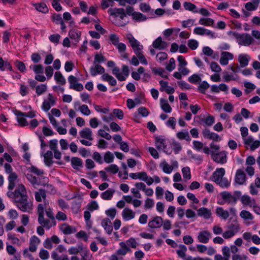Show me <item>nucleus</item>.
<instances>
[{
	"label": "nucleus",
	"instance_id": "41",
	"mask_svg": "<svg viewBox=\"0 0 260 260\" xmlns=\"http://www.w3.org/2000/svg\"><path fill=\"white\" fill-rule=\"evenodd\" d=\"M46 192L44 190L42 189H39L35 193V199L38 202H40L43 200L45 201L46 199Z\"/></svg>",
	"mask_w": 260,
	"mask_h": 260
},
{
	"label": "nucleus",
	"instance_id": "6",
	"mask_svg": "<svg viewBox=\"0 0 260 260\" xmlns=\"http://www.w3.org/2000/svg\"><path fill=\"white\" fill-rule=\"evenodd\" d=\"M235 38L239 45L244 46H249L253 43L254 40L250 34L247 33L237 34Z\"/></svg>",
	"mask_w": 260,
	"mask_h": 260
},
{
	"label": "nucleus",
	"instance_id": "40",
	"mask_svg": "<svg viewBox=\"0 0 260 260\" xmlns=\"http://www.w3.org/2000/svg\"><path fill=\"white\" fill-rule=\"evenodd\" d=\"M69 35L72 39L74 40L77 42H78L81 37V32L77 29H73L69 31Z\"/></svg>",
	"mask_w": 260,
	"mask_h": 260
},
{
	"label": "nucleus",
	"instance_id": "2",
	"mask_svg": "<svg viewBox=\"0 0 260 260\" xmlns=\"http://www.w3.org/2000/svg\"><path fill=\"white\" fill-rule=\"evenodd\" d=\"M108 13L112 17L111 20L113 23L120 26L125 25L126 23L123 21V20L126 16V15L123 8H110L108 10Z\"/></svg>",
	"mask_w": 260,
	"mask_h": 260
},
{
	"label": "nucleus",
	"instance_id": "64",
	"mask_svg": "<svg viewBox=\"0 0 260 260\" xmlns=\"http://www.w3.org/2000/svg\"><path fill=\"white\" fill-rule=\"evenodd\" d=\"M78 110L83 115L85 116H89L91 114L90 110L86 105H81L78 108Z\"/></svg>",
	"mask_w": 260,
	"mask_h": 260
},
{
	"label": "nucleus",
	"instance_id": "22",
	"mask_svg": "<svg viewBox=\"0 0 260 260\" xmlns=\"http://www.w3.org/2000/svg\"><path fill=\"white\" fill-rule=\"evenodd\" d=\"M105 69L101 65L96 64L91 67L90 69V73L92 76H96L98 74L103 75L105 73Z\"/></svg>",
	"mask_w": 260,
	"mask_h": 260
},
{
	"label": "nucleus",
	"instance_id": "12",
	"mask_svg": "<svg viewBox=\"0 0 260 260\" xmlns=\"http://www.w3.org/2000/svg\"><path fill=\"white\" fill-rule=\"evenodd\" d=\"M212 157L214 161L218 164H223L227 161L226 153L225 151H221L218 153L212 152Z\"/></svg>",
	"mask_w": 260,
	"mask_h": 260
},
{
	"label": "nucleus",
	"instance_id": "48",
	"mask_svg": "<svg viewBox=\"0 0 260 260\" xmlns=\"http://www.w3.org/2000/svg\"><path fill=\"white\" fill-rule=\"evenodd\" d=\"M114 159V154L110 151H107L104 155V162L107 164H111L113 162Z\"/></svg>",
	"mask_w": 260,
	"mask_h": 260
},
{
	"label": "nucleus",
	"instance_id": "32",
	"mask_svg": "<svg viewBox=\"0 0 260 260\" xmlns=\"http://www.w3.org/2000/svg\"><path fill=\"white\" fill-rule=\"evenodd\" d=\"M217 215L224 220H226L229 217L230 214L228 210H224L222 207H218L216 209Z\"/></svg>",
	"mask_w": 260,
	"mask_h": 260
},
{
	"label": "nucleus",
	"instance_id": "18",
	"mask_svg": "<svg viewBox=\"0 0 260 260\" xmlns=\"http://www.w3.org/2000/svg\"><path fill=\"white\" fill-rule=\"evenodd\" d=\"M225 173V170L223 168L216 169L211 177L212 181L215 183L218 182L220 179L224 177Z\"/></svg>",
	"mask_w": 260,
	"mask_h": 260
},
{
	"label": "nucleus",
	"instance_id": "24",
	"mask_svg": "<svg viewBox=\"0 0 260 260\" xmlns=\"http://www.w3.org/2000/svg\"><path fill=\"white\" fill-rule=\"evenodd\" d=\"M197 213L199 216L202 217L206 219L210 218L212 215L211 210L205 207H202L198 209Z\"/></svg>",
	"mask_w": 260,
	"mask_h": 260
},
{
	"label": "nucleus",
	"instance_id": "62",
	"mask_svg": "<svg viewBox=\"0 0 260 260\" xmlns=\"http://www.w3.org/2000/svg\"><path fill=\"white\" fill-rule=\"evenodd\" d=\"M117 210L114 208H111L105 211V214L109 217L110 219H113L116 215Z\"/></svg>",
	"mask_w": 260,
	"mask_h": 260
},
{
	"label": "nucleus",
	"instance_id": "23",
	"mask_svg": "<svg viewBox=\"0 0 260 260\" xmlns=\"http://www.w3.org/2000/svg\"><path fill=\"white\" fill-rule=\"evenodd\" d=\"M79 135L83 139H86L89 141L93 140L92 130L88 127L84 128L80 131L79 132Z\"/></svg>",
	"mask_w": 260,
	"mask_h": 260
},
{
	"label": "nucleus",
	"instance_id": "33",
	"mask_svg": "<svg viewBox=\"0 0 260 260\" xmlns=\"http://www.w3.org/2000/svg\"><path fill=\"white\" fill-rule=\"evenodd\" d=\"M66 251V248L62 245H59L57 248L51 253V258L53 260H57V258L60 257L58 253H62Z\"/></svg>",
	"mask_w": 260,
	"mask_h": 260
},
{
	"label": "nucleus",
	"instance_id": "29",
	"mask_svg": "<svg viewBox=\"0 0 260 260\" xmlns=\"http://www.w3.org/2000/svg\"><path fill=\"white\" fill-rule=\"evenodd\" d=\"M159 167L164 173L167 174H170L173 171V166L170 165L165 160L160 162Z\"/></svg>",
	"mask_w": 260,
	"mask_h": 260
},
{
	"label": "nucleus",
	"instance_id": "53",
	"mask_svg": "<svg viewBox=\"0 0 260 260\" xmlns=\"http://www.w3.org/2000/svg\"><path fill=\"white\" fill-rule=\"evenodd\" d=\"M38 222L41 226L46 228L48 229H49L51 226L50 220L45 219L44 216H42H42L38 217Z\"/></svg>",
	"mask_w": 260,
	"mask_h": 260
},
{
	"label": "nucleus",
	"instance_id": "26",
	"mask_svg": "<svg viewBox=\"0 0 260 260\" xmlns=\"http://www.w3.org/2000/svg\"><path fill=\"white\" fill-rule=\"evenodd\" d=\"M102 226L109 235L112 233L113 226L110 219L108 218L103 219L101 222Z\"/></svg>",
	"mask_w": 260,
	"mask_h": 260
},
{
	"label": "nucleus",
	"instance_id": "49",
	"mask_svg": "<svg viewBox=\"0 0 260 260\" xmlns=\"http://www.w3.org/2000/svg\"><path fill=\"white\" fill-rule=\"evenodd\" d=\"M213 19L208 17L201 18L199 21V24L205 26H211L213 24Z\"/></svg>",
	"mask_w": 260,
	"mask_h": 260
},
{
	"label": "nucleus",
	"instance_id": "47",
	"mask_svg": "<svg viewBox=\"0 0 260 260\" xmlns=\"http://www.w3.org/2000/svg\"><path fill=\"white\" fill-rule=\"evenodd\" d=\"M209 87L210 84L206 81H203L199 84L197 89L200 93L205 94Z\"/></svg>",
	"mask_w": 260,
	"mask_h": 260
},
{
	"label": "nucleus",
	"instance_id": "50",
	"mask_svg": "<svg viewBox=\"0 0 260 260\" xmlns=\"http://www.w3.org/2000/svg\"><path fill=\"white\" fill-rule=\"evenodd\" d=\"M6 70L12 71V68L9 62L5 61L2 57H0V70L4 71Z\"/></svg>",
	"mask_w": 260,
	"mask_h": 260
},
{
	"label": "nucleus",
	"instance_id": "46",
	"mask_svg": "<svg viewBox=\"0 0 260 260\" xmlns=\"http://www.w3.org/2000/svg\"><path fill=\"white\" fill-rule=\"evenodd\" d=\"M183 7L185 10L191 11L194 13H197V8L196 6L190 2H184L183 3Z\"/></svg>",
	"mask_w": 260,
	"mask_h": 260
},
{
	"label": "nucleus",
	"instance_id": "58",
	"mask_svg": "<svg viewBox=\"0 0 260 260\" xmlns=\"http://www.w3.org/2000/svg\"><path fill=\"white\" fill-rule=\"evenodd\" d=\"M188 81L191 83L194 84H197L201 81V75L194 74L188 77Z\"/></svg>",
	"mask_w": 260,
	"mask_h": 260
},
{
	"label": "nucleus",
	"instance_id": "9",
	"mask_svg": "<svg viewBox=\"0 0 260 260\" xmlns=\"http://www.w3.org/2000/svg\"><path fill=\"white\" fill-rule=\"evenodd\" d=\"M155 146L159 150H162L167 154H170L171 151H169L167 149V141L162 136L157 137L155 139Z\"/></svg>",
	"mask_w": 260,
	"mask_h": 260
},
{
	"label": "nucleus",
	"instance_id": "7",
	"mask_svg": "<svg viewBox=\"0 0 260 260\" xmlns=\"http://www.w3.org/2000/svg\"><path fill=\"white\" fill-rule=\"evenodd\" d=\"M129 176L134 180L139 179L146 182L147 185H151L153 183V179L151 177L148 176L145 172L138 173H131Z\"/></svg>",
	"mask_w": 260,
	"mask_h": 260
},
{
	"label": "nucleus",
	"instance_id": "44",
	"mask_svg": "<svg viewBox=\"0 0 260 260\" xmlns=\"http://www.w3.org/2000/svg\"><path fill=\"white\" fill-rule=\"evenodd\" d=\"M71 165L74 169H78L82 166V159L77 157H73L71 159Z\"/></svg>",
	"mask_w": 260,
	"mask_h": 260
},
{
	"label": "nucleus",
	"instance_id": "38",
	"mask_svg": "<svg viewBox=\"0 0 260 260\" xmlns=\"http://www.w3.org/2000/svg\"><path fill=\"white\" fill-rule=\"evenodd\" d=\"M101 79L104 81H107L111 86H115L117 84L116 80L112 76L104 74L101 76Z\"/></svg>",
	"mask_w": 260,
	"mask_h": 260
},
{
	"label": "nucleus",
	"instance_id": "4",
	"mask_svg": "<svg viewBox=\"0 0 260 260\" xmlns=\"http://www.w3.org/2000/svg\"><path fill=\"white\" fill-rule=\"evenodd\" d=\"M57 101V96L51 93H49L46 98H44L41 109L44 112H48L52 107L56 104Z\"/></svg>",
	"mask_w": 260,
	"mask_h": 260
},
{
	"label": "nucleus",
	"instance_id": "60",
	"mask_svg": "<svg viewBox=\"0 0 260 260\" xmlns=\"http://www.w3.org/2000/svg\"><path fill=\"white\" fill-rule=\"evenodd\" d=\"M187 251L186 247L184 245H180L178 249L176 250L177 254L182 258H185L186 252Z\"/></svg>",
	"mask_w": 260,
	"mask_h": 260
},
{
	"label": "nucleus",
	"instance_id": "28",
	"mask_svg": "<svg viewBox=\"0 0 260 260\" xmlns=\"http://www.w3.org/2000/svg\"><path fill=\"white\" fill-rule=\"evenodd\" d=\"M204 137L214 141H219L221 140L219 136L213 132H211L209 129H205L203 132Z\"/></svg>",
	"mask_w": 260,
	"mask_h": 260
},
{
	"label": "nucleus",
	"instance_id": "21",
	"mask_svg": "<svg viewBox=\"0 0 260 260\" xmlns=\"http://www.w3.org/2000/svg\"><path fill=\"white\" fill-rule=\"evenodd\" d=\"M168 43L162 40L161 37H158L155 39L152 44L153 48L159 50H164L168 47Z\"/></svg>",
	"mask_w": 260,
	"mask_h": 260
},
{
	"label": "nucleus",
	"instance_id": "43",
	"mask_svg": "<svg viewBox=\"0 0 260 260\" xmlns=\"http://www.w3.org/2000/svg\"><path fill=\"white\" fill-rule=\"evenodd\" d=\"M56 83L63 85L66 83V80L60 72H56L54 76Z\"/></svg>",
	"mask_w": 260,
	"mask_h": 260
},
{
	"label": "nucleus",
	"instance_id": "3",
	"mask_svg": "<svg viewBox=\"0 0 260 260\" xmlns=\"http://www.w3.org/2000/svg\"><path fill=\"white\" fill-rule=\"evenodd\" d=\"M241 196V192L240 191H235L233 194L228 191H224L220 193V196L223 200V201L218 202V203L223 205L225 203H227L229 204L235 205Z\"/></svg>",
	"mask_w": 260,
	"mask_h": 260
},
{
	"label": "nucleus",
	"instance_id": "52",
	"mask_svg": "<svg viewBox=\"0 0 260 260\" xmlns=\"http://www.w3.org/2000/svg\"><path fill=\"white\" fill-rule=\"evenodd\" d=\"M132 18L138 22L144 21L147 19L146 16L138 12L133 14Z\"/></svg>",
	"mask_w": 260,
	"mask_h": 260
},
{
	"label": "nucleus",
	"instance_id": "63",
	"mask_svg": "<svg viewBox=\"0 0 260 260\" xmlns=\"http://www.w3.org/2000/svg\"><path fill=\"white\" fill-rule=\"evenodd\" d=\"M204 123L207 126H211L215 121L214 117L209 114L206 118L202 120Z\"/></svg>",
	"mask_w": 260,
	"mask_h": 260
},
{
	"label": "nucleus",
	"instance_id": "55",
	"mask_svg": "<svg viewBox=\"0 0 260 260\" xmlns=\"http://www.w3.org/2000/svg\"><path fill=\"white\" fill-rule=\"evenodd\" d=\"M27 170L30 173H34L37 176H41L44 174V171L38 168L37 167L31 166L27 169Z\"/></svg>",
	"mask_w": 260,
	"mask_h": 260
},
{
	"label": "nucleus",
	"instance_id": "15",
	"mask_svg": "<svg viewBox=\"0 0 260 260\" xmlns=\"http://www.w3.org/2000/svg\"><path fill=\"white\" fill-rule=\"evenodd\" d=\"M246 181V177L244 172L241 169L237 170L235 177V183L238 185H243Z\"/></svg>",
	"mask_w": 260,
	"mask_h": 260
},
{
	"label": "nucleus",
	"instance_id": "13",
	"mask_svg": "<svg viewBox=\"0 0 260 260\" xmlns=\"http://www.w3.org/2000/svg\"><path fill=\"white\" fill-rule=\"evenodd\" d=\"M194 34L200 36L206 35L209 36L212 38L215 37L214 33L208 29H206L203 27L198 26L196 27L193 31Z\"/></svg>",
	"mask_w": 260,
	"mask_h": 260
},
{
	"label": "nucleus",
	"instance_id": "16",
	"mask_svg": "<svg viewBox=\"0 0 260 260\" xmlns=\"http://www.w3.org/2000/svg\"><path fill=\"white\" fill-rule=\"evenodd\" d=\"M163 223V219L160 216H155L148 223V226L151 229L160 228Z\"/></svg>",
	"mask_w": 260,
	"mask_h": 260
},
{
	"label": "nucleus",
	"instance_id": "5",
	"mask_svg": "<svg viewBox=\"0 0 260 260\" xmlns=\"http://www.w3.org/2000/svg\"><path fill=\"white\" fill-rule=\"evenodd\" d=\"M40 239L36 236H32L29 240V249L26 248L23 251V255L25 257H27L33 259L32 256L28 251L35 252L37 250L38 246L40 243Z\"/></svg>",
	"mask_w": 260,
	"mask_h": 260
},
{
	"label": "nucleus",
	"instance_id": "14",
	"mask_svg": "<svg viewBox=\"0 0 260 260\" xmlns=\"http://www.w3.org/2000/svg\"><path fill=\"white\" fill-rule=\"evenodd\" d=\"M234 54L230 52H222L220 54L219 63L222 66H226L229 63V60L234 59Z\"/></svg>",
	"mask_w": 260,
	"mask_h": 260
},
{
	"label": "nucleus",
	"instance_id": "57",
	"mask_svg": "<svg viewBox=\"0 0 260 260\" xmlns=\"http://www.w3.org/2000/svg\"><path fill=\"white\" fill-rule=\"evenodd\" d=\"M223 79L225 82H229L233 80H237L239 79V76L237 74H229L226 73L223 76Z\"/></svg>",
	"mask_w": 260,
	"mask_h": 260
},
{
	"label": "nucleus",
	"instance_id": "11",
	"mask_svg": "<svg viewBox=\"0 0 260 260\" xmlns=\"http://www.w3.org/2000/svg\"><path fill=\"white\" fill-rule=\"evenodd\" d=\"M212 237L211 233L208 230H202L198 234L197 239L199 242L207 244Z\"/></svg>",
	"mask_w": 260,
	"mask_h": 260
},
{
	"label": "nucleus",
	"instance_id": "31",
	"mask_svg": "<svg viewBox=\"0 0 260 260\" xmlns=\"http://www.w3.org/2000/svg\"><path fill=\"white\" fill-rule=\"evenodd\" d=\"M241 202L244 206H249L251 207L253 206L255 200L254 199H252L250 196L244 194L242 196H241Z\"/></svg>",
	"mask_w": 260,
	"mask_h": 260
},
{
	"label": "nucleus",
	"instance_id": "54",
	"mask_svg": "<svg viewBox=\"0 0 260 260\" xmlns=\"http://www.w3.org/2000/svg\"><path fill=\"white\" fill-rule=\"evenodd\" d=\"M152 72L155 74L160 76L164 78H168V76L163 68H154L152 69Z\"/></svg>",
	"mask_w": 260,
	"mask_h": 260
},
{
	"label": "nucleus",
	"instance_id": "30",
	"mask_svg": "<svg viewBox=\"0 0 260 260\" xmlns=\"http://www.w3.org/2000/svg\"><path fill=\"white\" fill-rule=\"evenodd\" d=\"M59 229L64 234L66 235L71 234L76 232L75 228L70 226L67 223H63L61 224Z\"/></svg>",
	"mask_w": 260,
	"mask_h": 260
},
{
	"label": "nucleus",
	"instance_id": "10",
	"mask_svg": "<svg viewBox=\"0 0 260 260\" xmlns=\"http://www.w3.org/2000/svg\"><path fill=\"white\" fill-rule=\"evenodd\" d=\"M68 81L70 83V88L78 91H81L84 89L83 85L79 83L78 79L76 77L70 75L68 77Z\"/></svg>",
	"mask_w": 260,
	"mask_h": 260
},
{
	"label": "nucleus",
	"instance_id": "42",
	"mask_svg": "<svg viewBox=\"0 0 260 260\" xmlns=\"http://www.w3.org/2000/svg\"><path fill=\"white\" fill-rule=\"evenodd\" d=\"M44 162L47 166H49L52 165L53 161V153L50 151H47L43 155Z\"/></svg>",
	"mask_w": 260,
	"mask_h": 260
},
{
	"label": "nucleus",
	"instance_id": "51",
	"mask_svg": "<svg viewBox=\"0 0 260 260\" xmlns=\"http://www.w3.org/2000/svg\"><path fill=\"white\" fill-rule=\"evenodd\" d=\"M176 137L179 140H185L187 141L190 140V137L187 131L179 132L176 134Z\"/></svg>",
	"mask_w": 260,
	"mask_h": 260
},
{
	"label": "nucleus",
	"instance_id": "34",
	"mask_svg": "<svg viewBox=\"0 0 260 260\" xmlns=\"http://www.w3.org/2000/svg\"><path fill=\"white\" fill-rule=\"evenodd\" d=\"M32 6L39 12L42 13L46 14L48 12V8L47 5L44 3H33Z\"/></svg>",
	"mask_w": 260,
	"mask_h": 260
},
{
	"label": "nucleus",
	"instance_id": "56",
	"mask_svg": "<svg viewBox=\"0 0 260 260\" xmlns=\"http://www.w3.org/2000/svg\"><path fill=\"white\" fill-rule=\"evenodd\" d=\"M216 183L223 188L229 187L231 184L230 181H229L227 178L224 177H223L218 181V182H217Z\"/></svg>",
	"mask_w": 260,
	"mask_h": 260
},
{
	"label": "nucleus",
	"instance_id": "27",
	"mask_svg": "<svg viewBox=\"0 0 260 260\" xmlns=\"http://www.w3.org/2000/svg\"><path fill=\"white\" fill-rule=\"evenodd\" d=\"M240 216L245 221V223L247 225H249L251 223L249 221L252 220L254 218L250 212L245 210L241 211Z\"/></svg>",
	"mask_w": 260,
	"mask_h": 260
},
{
	"label": "nucleus",
	"instance_id": "37",
	"mask_svg": "<svg viewBox=\"0 0 260 260\" xmlns=\"http://www.w3.org/2000/svg\"><path fill=\"white\" fill-rule=\"evenodd\" d=\"M92 255L89 250H86L82 252L81 257L80 259L77 256L74 255L71 257V260H91Z\"/></svg>",
	"mask_w": 260,
	"mask_h": 260
},
{
	"label": "nucleus",
	"instance_id": "59",
	"mask_svg": "<svg viewBox=\"0 0 260 260\" xmlns=\"http://www.w3.org/2000/svg\"><path fill=\"white\" fill-rule=\"evenodd\" d=\"M29 68L37 75L42 74L44 72V67L42 64H34L31 65Z\"/></svg>",
	"mask_w": 260,
	"mask_h": 260
},
{
	"label": "nucleus",
	"instance_id": "1",
	"mask_svg": "<svg viewBox=\"0 0 260 260\" xmlns=\"http://www.w3.org/2000/svg\"><path fill=\"white\" fill-rule=\"evenodd\" d=\"M5 169L6 172L9 174L8 178L9 184L7 196L13 200V203L20 210L23 212H30L33 209V202L28 197L25 187L22 184H20L13 191L18 176L15 172H12V168L9 164L5 165Z\"/></svg>",
	"mask_w": 260,
	"mask_h": 260
},
{
	"label": "nucleus",
	"instance_id": "35",
	"mask_svg": "<svg viewBox=\"0 0 260 260\" xmlns=\"http://www.w3.org/2000/svg\"><path fill=\"white\" fill-rule=\"evenodd\" d=\"M160 106L161 109L166 113H170L172 112V109L166 99H160Z\"/></svg>",
	"mask_w": 260,
	"mask_h": 260
},
{
	"label": "nucleus",
	"instance_id": "17",
	"mask_svg": "<svg viewBox=\"0 0 260 260\" xmlns=\"http://www.w3.org/2000/svg\"><path fill=\"white\" fill-rule=\"evenodd\" d=\"M250 59V55L246 53L240 54L238 56V61L242 68H244L248 65Z\"/></svg>",
	"mask_w": 260,
	"mask_h": 260
},
{
	"label": "nucleus",
	"instance_id": "25",
	"mask_svg": "<svg viewBox=\"0 0 260 260\" xmlns=\"http://www.w3.org/2000/svg\"><path fill=\"white\" fill-rule=\"evenodd\" d=\"M119 246L120 247L116 251V252L120 256H124L126 255L127 252L131 251V248L124 242H120Z\"/></svg>",
	"mask_w": 260,
	"mask_h": 260
},
{
	"label": "nucleus",
	"instance_id": "39",
	"mask_svg": "<svg viewBox=\"0 0 260 260\" xmlns=\"http://www.w3.org/2000/svg\"><path fill=\"white\" fill-rule=\"evenodd\" d=\"M81 201L80 200H75L72 202L71 210L74 214L78 213L81 210Z\"/></svg>",
	"mask_w": 260,
	"mask_h": 260
},
{
	"label": "nucleus",
	"instance_id": "20",
	"mask_svg": "<svg viewBox=\"0 0 260 260\" xmlns=\"http://www.w3.org/2000/svg\"><path fill=\"white\" fill-rule=\"evenodd\" d=\"M14 114L17 117V121L20 125L24 126L28 124V123L25 118V117H26L25 113H23L19 110H15Z\"/></svg>",
	"mask_w": 260,
	"mask_h": 260
},
{
	"label": "nucleus",
	"instance_id": "8",
	"mask_svg": "<svg viewBox=\"0 0 260 260\" xmlns=\"http://www.w3.org/2000/svg\"><path fill=\"white\" fill-rule=\"evenodd\" d=\"M126 38L128 40L135 54L143 51V46L140 43L139 41L136 40L132 34H127L126 35Z\"/></svg>",
	"mask_w": 260,
	"mask_h": 260
},
{
	"label": "nucleus",
	"instance_id": "19",
	"mask_svg": "<svg viewBox=\"0 0 260 260\" xmlns=\"http://www.w3.org/2000/svg\"><path fill=\"white\" fill-rule=\"evenodd\" d=\"M121 215L124 221H128L135 217L136 213L131 209L125 208L122 211Z\"/></svg>",
	"mask_w": 260,
	"mask_h": 260
},
{
	"label": "nucleus",
	"instance_id": "45",
	"mask_svg": "<svg viewBox=\"0 0 260 260\" xmlns=\"http://www.w3.org/2000/svg\"><path fill=\"white\" fill-rule=\"evenodd\" d=\"M48 87L46 84H40L36 87V93L38 96H40L47 90Z\"/></svg>",
	"mask_w": 260,
	"mask_h": 260
},
{
	"label": "nucleus",
	"instance_id": "36",
	"mask_svg": "<svg viewBox=\"0 0 260 260\" xmlns=\"http://www.w3.org/2000/svg\"><path fill=\"white\" fill-rule=\"evenodd\" d=\"M115 192V190L113 188H109L103 192L100 196L104 200H110L112 198Z\"/></svg>",
	"mask_w": 260,
	"mask_h": 260
},
{
	"label": "nucleus",
	"instance_id": "61",
	"mask_svg": "<svg viewBox=\"0 0 260 260\" xmlns=\"http://www.w3.org/2000/svg\"><path fill=\"white\" fill-rule=\"evenodd\" d=\"M106 171L115 174L118 172L119 167L115 164H112L105 168Z\"/></svg>",
	"mask_w": 260,
	"mask_h": 260
}]
</instances>
